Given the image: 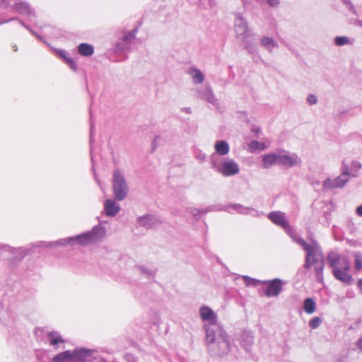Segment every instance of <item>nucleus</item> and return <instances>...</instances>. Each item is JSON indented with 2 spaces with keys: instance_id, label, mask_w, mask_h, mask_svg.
I'll list each match as a JSON object with an SVG mask.
<instances>
[{
  "instance_id": "obj_1",
  "label": "nucleus",
  "mask_w": 362,
  "mask_h": 362,
  "mask_svg": "<svg viewBox=\"0 0 362 362\" xmlns=\"http://www.w3.org/2000/svg\"><path fill=\"white\" fill-rule=\"evenodd\" d=\"M267 217L273 223L281 227L290 238L305 251L304 267L307 269L313 267L317 281L322 283L325 262L319 243L314 240L307 243L300 237L296 230L288 224L285 213L279 211H272L267 215Z\"/></svg>"
},
{
  "instance_id": "obj_2",
  "label": "nucleus",
  "mask_w": 362,
  "mask_h": 362,
  "mask_svg": "<svg viewBox=\"0 0 362 362\" xmlns=\"http://www.w3.org/2000/svg\"><path fill=\"white\" fill-rule=\"evenodd\" d=\"M199 315L203 322L202 328L205 331L207 344H226V338L223 334V329L220 326L216 313L207 305L199 308Z\"/></svg>"
},
{
  "instance_id": "obj_3",
  "label": "nucleus",
  "mask_w": 362,
  "mask_h": 362,
  "mask_svg": "<svg viewBox=\"0 0 362 362\" xmlns=\"http://www.w3.org/2000/svg\"><path fill=\"white\" fill-rule=\"evenodd\" d=\"M105 235L104 227L98 225L93 229L81 235L60 239L57 242H50L46 243L45 247H55L57 245H66L67 244L77 243L81 245H88L100 241Z\"/></svg>"
},
{
  "instance_id": "obj_4",
  "label": "nucleus",
  "mask_w": 362,
  "mask_h": 362,
  "mask_svg": "<svg viewBox=\"0 0 362 362\" xmlns=\"http://www.w3.org/2000/svg\"><path fill=\"white\" fill-rule=\"evenodd\" d=\"M357 174L349 170V165L343 161L341 175L334 179L327 178L323 182V188L326 189L342 188L349 181V177H356Z\"/></svg>"
},
{
  "instance_id": "obj_5",
  "label": "nucleus",
  "mask_w": 362,
  "mask_h": 362,
  "mask_svg": "<svg viewBox=\"0 0 362 362\" xmlns=\"http://www.w3.org/2000/svg\"><path fill=\"white\" fill-rule=\"evenodd\" d=\"M112 185L114 196L117 201H122L127 197L129 186L124 174L119 169L113 170Z\"/></svg>"
},
{
  "instance_id": "obj_6",
  "label": "nucleus",
  "mask_w": 362,
  "mask_h": 362,
  "mask_svg": "<svg viewBox=\"0 0 362 362\" xmlns=\"http://www.w3.org/2000/svg\"><path fill=\"white\" fill-rule=\"evenodd\" d=\"M215 152L211 156L212 167L223 176H226V160L221 156L226 155V141H216L214 146Z\"/></svg>"
},
{
  "instance_id": "obj_7",
  "label": "nucleus",
  "mask_w": 362,
  "mask_h": 362,
  "mask_svg": "<svg viewBox=\"0 0 362 362\" xmlns=\"http://www.w3.org/2000/svg\"><path fill=\"white\" fill-rule=\"evenodd\" d=\"M302 164V159L294 153L284 150L279 151V165L287 168L299 167Z\"/></svg>"
},
{
  "instance_id": "obj_8",
  "label": "nucleus",
  "mask_w": 362,
  "mask_h": 362,
  "mask_svg": "<svg viewBox=\"0 0 362 362\" xmlns=\"http://www.w3.org/2000/svg\"><path fill=\"white\" fill-rule=\"evenodd\" d=\"M327 262L333 271L337 269H343L344 270H349L350 269V263L348 258L346 256L339 255L334 252H330L328 255Z\"/></svg>"
},
{
  "instance_id": "obj_9",
  "label": "nucleus",
  "mask_w": 362,
  "mask_h": 362,
  "mask_svg": "<svg viewBox=\"0 0 362 362\" xmlns=\"http://www.w3.org/2000/svg\"><path fill=\"white\" fill-rule=\"evenodd\" d=\"M89 355L88 351L86 349H75L73 352L71 351H65L57 354L53 361L55 362H63L66 360H70L73 358H77L82 360L84 357Z\"/></svg>"
},
{
  "instance_id": "obj_10",
  "label": "nucleus",
  "mask_w": 362,
  "mask_h": 362,
  "mask_svg": "<svg viewBox=\"0 0 362 362\" xmlns=\"http://www.w3.org/2000/svg\"><path fill=\"white\" fill-rule=\"evenodd\" d=\"M262 284H268L265 291V295L267 297L277 296L282 290V281L279 279H274L272 281H264Z\"/></svg>"
},
{
  "instance_id": "obj_11",
  "label": "nucleus",
  "mask_w": 362,
  "mask_h": 362,
  "mask_svg": "<svg viewBox=\"0 0 362 362\" xmlns=\"http://www.w3.org/2000/svg\"><path fill=\"white\" fill-rule=\"evenodd\" d=\"M196 96L213 105L216 104V98L209 85H204L202 88L196 89Z\"/></svg>"
},
{
  "instance_id": "obj_12",
  "label": "nucleus",
  "mask_w": 362,
  "mask_h": 362,
  "mask_svg": "<svg viewBox=\"0 0 362 362\" xmlns=\"http://www.w3.org/2000/svg\"><path fill=\"white\" fill-rule=\"evenodd\" d=\"M235 31L238 36L243 38L250 36L246 21L240 16H238L235 20Z\"/></svg>"
},
{
  "instance_id": "obj_13",
  "label": "nucleus",
  "mask_w": 362,
  "mask_h": 362,
  "mask_svg": "<svg viewBox=\"0 0 362 362\" xmlns=\"http://www.w3.org/2000/svg\"><path fill=\"white\" fill-rule=\"evenodd\" d=\"M186 73L190 76L192 83L195 85L202 84L204 81V74L195 66H189Z\"/></svg>"
},
{
  "instance_id": "obj_14",
  "label": "nucleus",
  "mask_w": 362,
  "mask_h": 362,
  "mask_svg": "<svg viewBox=\"0 0 362 362\" xmlns=\"http://www.w3.org/2000/svg\"><path fill=\"white\" fill-rule=\"evenodd\" d=\"M15 8L19 13L27 16L30 21H32L33 18L35 17V11L25 1L16 3Z\"/></svg>"
},
{
  "instance_id": "obj_15",
  "label": "nucleus",
  "mask_w": 362,
  "mask_h": 362,
  "mask_svg": "<svg viewBox=\"0 0 362 362\" xmlns=\"http://www.w3.org/2000/svg\"><path fill=\"white\" fill-rule=\"evenodd\" d=\"M120 206L113 199H107L104 202V211L107 216L114 217L119 211Z\"/></svg>"
},
{
  "instance_id": "obj_16",
  "label": "nucleus",
  "mask_w": 362,
  "mask_h": 362,
  "mask_svg": "<svg viewBox=\"0 0 362 362\" xmlns=\"http://www.w3.org/2000/svg\"><path fill=\"white\" fill-rule=\"evenodd\" d=\"M343 269H337L332 271L333 275L336 279L346 285H350L353 282V278L347 272Z\"/></svg>"
},
{
  "instance_id": "obj_17",
  "label": "nucleus",
  "mask_w": 362,
  "mask_h": 362,
  "mask_svg": "<svg viewBox=\"0 0 362 362\" xmlns=\"http://www.w3.org/2000/svg\"><path fill=\"white\" fill-rule=\"evenodd\" d=\"M262 167L264 168H269L274 165L279 164V151L276 153H270L265 154L262 158Z\"/></svg>"
},
{
  "instance_id": "obj_18",
  "label": "nucleus",
  "mask_w": 362,
  "mask_h": 362,
  "mask_svg": "<svg viewBox=\"0 0 362 362\" xmlns=\"http://www.w3.org/2000/svg\"><path fill=\"white\" fill-rule=\"evenodd\" d=\"M248 149L250 153H255L257 151H264L270 146V141L267 139H264L263 141H252L248 143Z\"/></svg>"
},
{
  "instance_id": "obj_19",
  "label": "nucleus",
  "mask_w": 362,
  "mask_h": 362,
  "mask_svg": "<svg viewBox=\"0 0 362 362\" xmlns=\"http://www.w3.org/2000/svg\"><path fill=\"white\" fill-rule=\"evenodd\" d=\"M157 222V218L154 216L149 214L140 216L138 218L139 225L147 228L154 227Z\"/></svg>"
},
{
  "instance_id": "obj_20",
  "label": "nucleus",
  "mask_w": 362,
  "mask_h": 362,
  "mask_svg": "<svg viewBox=\"0 0 362 362\" xmlns=\"http://www.w3.org/2000/svg\"><path fill=\"white\" fill-rule=\"evenodd\" d=\"M253 334L250 332H244L240 336V344L241 346L246 350L250 351L253 344Z\"/></svg>"
},
{
  "instance_id": "obj_21",
  "label": "nucleus",
  "mask_w": 362,
  "mask_h": 362,
  "mask_svg": "<svg viewBox=\"0 0 362 362\" xmlns=\"http://www.w3.org/2000/svg\"><path fill=\"white\" fill-rule=\"evenodd\" d=\"M54 52L70 66V68L76 71L77 70V65L69 54L63 49H53Z\"/></svg>"
},
{
  "instance_id": "obj_22",
  "label": "nucleus",
  "mask_w": 362,
  "mask_h": 362,
  "mask_svg": "<svg viewBox=\"0 0 362 362\" xmlns=\"http://www.w3.org/2000/svg\"><path fill=\"white\" fill-rule=\"evenodd\" d=\"M260 45L269 52H272L274 49L278 47L277 42L272 37L268 36H264L261 38Z\"/></svg>"
},
{
  "instance_id": "obj_23",
  "label": "nucleus",
  "mask_w": 362,
  "mask_h": 362,
  "mask_svg": "<svg viewBox=\"0 0 362 362\" xmlns=\"http://www.w3.org/2000/svg\"><path fill=\"white\" fill-rule=\"evenodd\" d=\"M237 211L243 214H252L253 216H258L259 213L252 208L245 207L240 204H235L228 206V208Z\"/></svg>"
},
{
  "instance_id": "obj_24",
  "label": "nucleus",
  "mask_w": 362,
  "mask_h": 362,
  "mask_svg": "<svg viewBox=\"0 0 362 362\" xmlns=\"http://www.w3.org/2000/svg\"><path fill=\"white\" fill-rule=\"evenodd\" d=\"M78 52L83 57H90L94 53V47L88 43H81L78 46Z\"/></svg>"
},
{
  "instance_id": "obj_25",
  "label": "nucleus",
  "mask_w": 362,
  "mask_h": 362,
  "mask_svg": "<svg viewBox=\"0 0 362 362\" xmlns=\"http://www.w3.org/2000/svg\"><path fill=\"white\" fill-rule=\"evenodd\" d=\"M48 339L52 346H56L59 343H64V341L62 336L57 332H50L48 334Z\"/></svg>"
},
{
  "instance_id": "obj_26",
  "label": "nucleus",
  "mask_w": 362,
  "mask_h": 362,
  "mask_svg": "<svg viewBox=\"0 0 362 362\" xmlns=\"http://www.w3.org/2000/svg\"><path fill=\"white\" fill-rule=\"evenodd\" d=\"M303 309L308 314L313 313L316 310L315 302L310 298H306L304 301Z\"/></svg>"
},
{
  "instance_id": "obj_27",
  "label": "nucleus",
  "mask_w": 362,
  "mask_h": 362,
  "mask_svg": "<svg viewBox=\"0 0 362 362\" xmlns=\"http://www.w3.org/2000/svg\"><path fill=\"white\" fill-rule=\"evenodd\" d=\"M13 20H16L18 21V23L22 25L23 26L24 28H25L27 30H28L33 35H35L36 37H37V39H39L40 40L42 41L43 42H46L45 40H44V38L38 35L35 31H34L33 30H32L28 25L25 24L21 20L18 19V18H11L10 20H8V21H0V25L1 24H4V23H8L11 21H13Z\"/></svg>"
},
{
  "instance_id": "obj_28",
  "label": "nucleus",
  "mask_w": 362,
  "mask_h": 362,
  "mask_svg": "<svg viewBox=\"0 0 362 362\" xmlns=\"http://www.w3.org/2000/svg\"><path fill=\"white\" fill-rule=\"evenodd\" d=\"M238 165L233 160H228V176L236 175L239 173Z\"/></svg>"
},
{
  "instance_id": "obj_29",
  "label": "nucleus",
  "mask_w": 362,
  "mask_h": 362,
  "mask_svg": "<svg viewBox=\"0 0 362 362\" xmlns=\"http://www.w3.org/2000/svg\"><path fill=\"white\" fill-rule=\"evenodd\" d=\"M137 31H138V29L135 28L133 30H132L131 32H129V33H127L125 36L123 37V39H122L123 42L128 44V43L132 42L136 37Z\"/></svg>"
},
{
  "instance_id": "obj_30",
  "label": "nucleus",
  "mask_w": 362,
  "mask_h": 362,
  "mask_svg": "<svg viewBox=\"0 0 362 362\" xmlns=\"http://www.w3.org/2000/svg\"><path fill=\"white\" fill-rule=\"evenodd\" d=\"M350 40L345 36H338L334 38V43L337 46H342L350 44Z\"/></svg>"
},
{
  "instance_id": "obj_31",
  "label": "nucleus",
  "mask_w": 362,
  "mask_h": 362,
  "mask_svg": "<svg viewBox=\"0 0 362 362\" xmlns=\"http://www.w3.org/2000/svg\"><path fill=\"white\" fill-rule=\"evenodd\" d=\"M243 279L247 286H257L259 284H262V282H264V281L252 279L247 276H243Z\"/></svg>"
},
{
  "instance_id": "obj_32",
  "label": "nucleus",
  "mask_w": 362,
  "mask_h": 362,
  "mask_svg": "<svg viewBox=\"0 0 362 362\" xmlns=\"http://www.w3.org/2000/svg\"><path fill=\"white\" fill-rule=\"evenodd\" d=\"M362 168V164L358 161L354 160L351 163V166L349 168V170L351 173H356L358 175V172Z\"/></svg>"
},
{
  "instance_id": "obj_33",
  "label": "nucleus",
  "mask_w": 362,
  "mask_h": 362,
  "mask_svg": "<svg viewBox=\"0 0 362 362\" xmlns=\"http://www.w3.org/2000/svg\"><path fill=\"white\" fill-rule=\"evenodd\" d=\"M189 212L193 216L197 218V216H199L202 214L207 213L208 209H197V208H192L190 209Z\"/></svg>"
},
{
  "instance_id": "obj_34",
  "label": "nucleus",
  "mask_w": 362,
  "mask_h": 362,
  "mask_svg": "<svg viewBox=\"0 0 362 362\" xmlns=\"http://www.w3.org/2000/svg\"><path fill=\"white\" fill-rule=\"evenodd\" d=\"M355 257V267L357 270L362 269V257L358 252L354 254Z\"/></svg>"
},
{
  "instance_id": "obj_35",
  "label": "nucleus",
  "mask_w": 362,
  "mask_h": 362,
  "mask_svg": "<svg viewBox=\"0 0 362 362\" xmlns=\"http://www.w3.org/2000/svg\"><path fill=\"white\" fill-rule=\"evenodd\" d=\"M321 322H322V319L319 317H315L310 320L309 326L312 329H316L320 326Z\"/></svg>"
},
{
  "instance_id": "obj_36",
  "label": "nucleus",
  "mask_w": 362,
  "mask_h": 362,
  "mask_svg": "<svg viewBox=\"0 0 362 362\" xmlns=\"http://www.w3.org/2000/svg\"><path fill=\"white\" fill-rule=\"evenodd\" d=\"M195 158L201 162H203L206 159V154L202 151H197L195 152Z\"/></svg>"
},
{
  "instance_id": "obj_37",
  "label": "nucleus",
  "mask_w": 362,
  "mask_h": 362,
  "mask_svg": "<svg viewBox=\"0 0 362 362\" xmlns=\"http://www.w3.org/2000/svg\"><path fill=\"white\" fill-rule=\"evenodd\" d=\"M307 101L310 105H315L317 103V98L313 94L308 96Z\"/></svg>"
},
{
  "instance_id": "obj_38",
  "label": "nucleus",
  "mask_w": 362,
  "mask_h": 362,
  "mask_svg": "<svg viewBox=\"0 0 362 362\" xmlns=\"http://www.w3.org/2000/svg\"><path fill=\"white\" fill-rule=\"evenodd\" d=\"M141 272L145 274L148 277H153L154 276L153 271L146 268V267H141Z\"/></svg>"
},
{
  "instance_id": "obj_39",
  "label": "nucleus",
  "mask_w": 362,
  "mask_h": 362,
  "mask_svg": "<svg viewBox=\"0 0 362 362\" xmlns=\"http://www.w3.org/2000/svg\"><path fill=\"white\" fill-rule=\"evenodd\" d=\"M251 131L254 132L257 136L262 132V129L259 127L254 126L252 127Z\"/></svg>"
},
{
  "instance_id": "obj_40",
  "label": "nucleus",
  "mask_w": 362,
  "mask_h": 362,
  "mask_svg": "<svg viewBox=\"0 0 362 362\" xmlns=\"http://www.w3.org/2000/svg\"><path fill=\"white\" fill-rule=\"evenodd\" d=\"M5 250V251H8L11 253L13 252V249L11 248L9 246L6 245H0V250Z\"/></svg>"
},
{
  "instance_id": "obj_41",
  "label": "nucleus",
  "mask_w": 362,
  "mask_h": 362,
  "mask_svg": "<svg viewBox=\"0 0 362 362\" xmlns=\"http://www.w3.org/2000/svg\"><path fill=\"white\" fill-rule=\"evenodd\" d=\"M269 4L273 7L277 6L279 4L278 0H267Z\"/></svg>"
},
{
  "instance_id": "obj_42",
  "label": "nucleus",
  "mask_w": 362,
  "mask_h": 362,
  "mask_svg": "<svg viewBox=\"0 0 362 362\" xmlns=\"http://www.w3.org/2000/svg\"><path fill=\"white\" fill-rule=\"evenodd\" d=\"M356 214L358 216H362V205L358 206L356 209Z\"/></svg>"
},
{
  "instance_id": "obj_43",
  "label": "nucleus",
  "mask_w": 362,
  "mask_h": 362,
  "mask_svg": "<svg viewBox=\"0 0 362 362\" xmlns=\"http://www.w3.org/2000/svg\"><path fill=\"white\" fill-rule=\"evenodd\" d=\"M245 48L248 50L249 52L252 53L255 51V49L252 46L245 45Z\"/></svg>"
},
{
  "instance_id": "obj_44",
  "label": "nucleus",
  "mask_w": 362,
  "mask_h": 362,
  "mask_svg": "<svg viewBox=\"0 0 362 362\" xmlns=\"http://www.w3.org/2000/svg\"><path fill=\"white\" fill-rule=\"evenodd\" d=\"M1 6L6 8L9 6V4H8V2H7L6 0H1Z\"/></svg>"
},
{
  "instance_id": "obj_45",
  "label": "nucleus",
  "mask_w": 362,
  "mask_h": 362,
  "mask_svg": "<svg viewBox=\"0 0 362 362\" xmlns=\"http://www.w3.org/2000/svg\"><path fill=\"white\" fill-rule=\"evenodd\" d=\"M357 286L360 291L362 293V279L358 281Z\"/></svg>"
},
{
  "instance_id": "obj_46",
  "label": "nucleus",
  "mask_w": 362,
  "mask_h": 362,
  "mask_svg": "<svg viewBox=\"0 0 362 362\" xmlns=\"http://www.w3.org/2000/svg\"><path fill=\"white\" fill-rule=\"evenodd\" d=\"M357 346L358 349L362 351V337L358 340Z\"/></svg>"
},
{
  "instance_id": "obj_47",
  "label": "nucleus",
  "mask_w": 362,
  "mask_h": 362,
  "mask_svg": "<svg viewBox=\"0 0 362 362\" xmlns=\"http://www.w3.org/2000/svg\"><path fill=\"white\" fill-rule=\"evenodd\" d=\"M124 48L123 47H121V44L119 43L116 46V51H124Z\"/></svg>"
},
{
  "instance_id": "obj_48",
  "label": "nucleus",
  "mask_w": 362,
  "mask_h": 362,
  "mask_svg": "<svg viewBox=\"0 0 362 362\" xmlns=\"http://www.w3.org/2000/svg\"><path fill=\"white\" fill-rule=\"evenodd\" d=\"M94 177H95V180H96V182L98 183V185H99L101 189H103V188H102V186L100 185V183L99 180H98L97 179V177H96V175H95V174H94Z\"/></svg>"
},
{
  "instance_id": "obj_49",
  "label": "nucleus",
  "mask_w": 362,
  "mask_h": 362,
  "mask_svg": "<svg viewBox=\"0 0 362 362\" xmlns=\"http://www.w3.org/2000/svg\"><path fill=\"white\" fill-rule=\"evenodd\" d=\"M13 51H15V52L17 51V46L16 45H14L13 47Z\"/></svg>"
},
{
  "instance_id": "obj_50",
  "label": "nucleus",
  "mask_w": 362,
  "mask_h": 362,
  "mask_svg": "<svg viewBox=\"0 0 362 362\" xmlns=\"http://www.w3.org/2000/svg\"><path fill=\"white\" fill-rule=\"evenodd\" d=\"M350 9L353 10V11H354V7L352 5L350 6Z\"/></svg>"
},
{
  "instance_id": "obj_51",
  "label": "nucleus",
  "mask_w": 362,
  "mask_h": 362,
  "mask_svg": "<svg viewBox=\"0 0 362 362\" xmlns=\"http://www.w3.org/2000/svg\"><path fill=\"white\" fill-rule=\"evenodd\" d=\"M47 28L49 30L52 29V28L51 27H49V26H47Z\"/></svg>"
},
{
  "instance_id": "obj_52",
  "label": "nucleus",
  "mask_w": 362,
  "mask_h": 362,
  "mask_svg": "<svg viewBox=\"0 0 362 362\" xmlns=\"http://www.w3.org/2000/svg\"><path fill=\"white\" fill-rule=\"evenodd\" d=\"M92 163H93V158L91 157Z\"/></svg>"
},
{
  "instance_id": "obj_53",
  "label": "nucleus",
  "mask_w": 362,
  "mask_h": 362,
  "mask_svg": "<svg viewBox=\"0 0 362 362\" xmlns=\"http://www.w3.org/2000/svg\"><path fill=\"white\" fill-rule=\"evenodd\" d=\"M90 138L92 137V132H90Z\"/></svg>"
}]
</instances>
